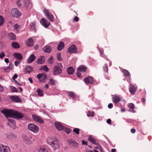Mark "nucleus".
<instances>
[{"mask_svg": "<svg viewBox=\"0 0 152 152\" xmlns=\"http://www.w3.org/2000/svg\"><path fill=\"white\" fill-rule=\"evenodd\" d=\"M0 152H10V150L8 146L0 144Z\"/></svg>", "mask_w": 152, "mask_h": 152, "instance_id": "6e6552de", "label": "nucleus"}, {"mask_svg": "<svg viewBox=\"0 0 152 152\" xmlns=\"http://www.w3.org/2000/svg\"><path fill=\"white\" fill-rule=\"evenodd\" d=\"M10 98L12 101L16 102H19L21 101L20 99L18 96H10Z\"/></svg>", "mask_w": 152, "mask_h": 152, "instance_id": "6ab92c4d", "label": "nucleus"}, {"mask_svg": "<svg viewBox=\"0 0 152 152\" xmlns=\"http://www.w3.org/2000/svg\"><path fill=\"white\" fill-rule=\"evenodd\" d=\"M112 99L113 102L116 104H118L121 100L119 96L117 95H115L113 97Z\"/></svg>", "mask_w": 152, "mask_h": 152, "instance_id": "a211bd4d", "label": "nucleus"}, {"mask_svg": "<svg viewBox=\"0 0 152 152\" xmlns=\"http://www.w3.org/2000/svg\"><path fill=\"white\" fill-rule=\"evenodd\" d=\"M20 26L17 24H16L14 26V29L16 30H18L20 28Z\"/></svg>", "mask_w": 152, "mask_h": 152, "instance_id": "49530a36", "label": "nucleus"}, {"mask_svg": "<svg viewBox=\"0 0 152 152\" xmlns=\"http://www.w3.org/2000/svg\"><path fill=\"white\" fill-rule=\"evenodd\" d=\"M28 128L34 133H37L39 131V128L37 126L33 123H31L28 125Z\"/></svg>", "mask_w": 152, "mask_h": 152, "instance_id": "7ed1b4c3", "label": "nucleus"}, {"mask_svg": "<svg viewBox=\"0 0 152 152\" xmlns=\"http://www.w3.org/2000/svg\"><path fill=\"white\" fill-rule=\"evenodd\" d=\"M64 47V45L63 42H61L58 44V47L57 50L58 51H61Z\"/></svg>", "mask_w": 152, "mask_h": 152, "instance_id": "bb28decb", "label": "nucleus"}, {"mask_svg": "<svg viewBox=\"0 0 152 152\" xmlns=\"http://www.w3.org/2000/svg\"><path fill=\"white\" fill-rule=\"evenodd\" d=\"M136 132V130L135 129H131V132L133 133H135V132Z\"/></svg>", "mask_w": 152, "mask_h": 152, "instance_id": "e2e57ef3", "label": "nucleus"}, {"mask_svg": "<svg viewBox=\"0 0 152 152\" xmlns=\"http://www.w3.org/2000/svg\"><path fill=\"white\" fill-rule=\"evenodd\" d=\"M36 58V57L33 54H31L27 60L28 63H30L33 62Z\"/></svg>", "mask_w": 152, "mask_h": 152, "instance_id": "f3484780", "label": "nucleus"}, {"mask_svg": "<svg viewBox=\"0 0 152 152\" xmlns=\"http://www.w3.org/2000/svg\"><path fill=\"white\" fill-rule=\"evenodd\" d=\"M25 5L27 9H30L32 7V5L29 0H26Z\"/></svg>", "mask_w": 152, "mask_h": 152, "instance_id": "393cba45", "label": "nucleus"}, {"mask_svg": "<svg viewBox=\"0 0 152 152\" xmlns=\"http://www.w3.org/2000/svg\"><path fill=\"white\" fill-rule=\"evenodd\" d=\"M11 91L13 92H18V90L15 88V87L13 86H10Z\"/></svg>", "mask_w": 152, "mask_h": 152, "instance_id": "58836bf2", "label": "nucleus"}, {"mask_svg": "<svg viewBox=\"0 0 152 152\" xmlns=\"http://www.w3.org/2000/svg\"><path fill=\"white\" fill-rule=\"evenodd\" d=\"M122 72L124 73V75L125 77H128L129 76L130 73L127 70L125 69H123Z\"/></svg>", "mask_w": 152, "mask_h": 152, "instance_id": "e433bc0d", "label": "nucleus"}, {"mask_svg": "<svg viewBox=\"0 0 152 152\" xmlns=\"http://www.w3.org/2000/svg\"><path fill=\"white\" fill-rule=\"evenodd\" d=\"M28 80L31 83H33V81L32 78L30 77L28 78Z\"/></svg>", "mask_w": 152, "mask_h": 152, "instance_id": "69168bd1", "label": "nucleus"}, {"mask_svg": "<svg viewBox=\"0 0 152 152\" xmlns=\"http://www.w3.org/2000/svg\"><path fill=\"white\" fill-rule=\"evenodd\" d=\"M62 73V69L59 66H55L53 69V74L55 75H57Z\"/></svg>", "mask_w": 152, "mask_h": 152, "instance_id": "423d86ee", "label": "nucleus"}, {"mask_svg": "<svg viewBox=\"0 0 152 152\" xmlns=\"http://www.w3.org/2000/svg\"><path fill=\"white\" fill-rule=\"evenodd\" d=\"M4 19L1 16H0V26H2L4 23Z\"/></svg>", "mask_w": 152, "mask_h": 152, "instance_id": "a19ab883", "label": "nucleus"}, {"mask_svg": "<svg viewBox=\"0 0 152 152\" xmlns=\"http://www.w3.org/2000/svg\"><path fill=\"white\" fill-rule=\"evenodd\" d=\"M55 125L56 129L58 131L62 130L64 128V126L58 122H56Z\"/></svg>", "mask_w": 152, "mask_h": 152, "instance_id": "4468645a", "label": "nucleus"}, {"mask_svg": "<svg viewBox=\"0 0 152 152\" xmlns=\"http://www.w3.org/2000/svg\"><path fill=\"white\" fill-rule=\"evenodd\" d=\"M18 77V75L17 74H15L12 77L13 80H15Z\"/></svg>", "mask_w": 152, "mask_h": 152, "instance_id": "bf43d9fd", "label": "nucleus"}, {"mask_svg": "<svg viewBox=\"0 0 152 152\" xmlns=\"http://www.w3.org/2000/svg\"><path fill=\"white\" fill-rule=\"evenodd\" d=\"M82 144L83 145H87V142H86L84 140H82Z\"/></svg>", "mask_w": 152, "mask_h": 152, "instance_id": "6e6d98bb", "label": "nucleus"}, {"mask_svg": "<svg viewBox=\"0 0 152 152\" xmlns=\"http://www.w3.org/2000/svg\"><path fill=\"white\" fill-rule=\"evenodd\" d=\"M129 91L130 93L134 94L136 91V88L132 84H130L129 86Z\"/></svg>", "mask_w": 152, "mask_h": 152, "instance_id": "412c9836", "label": "nucleus"}, {"mask_svg": "<svg viewBox=\"0 0 152 152\" xmlns=\"http://www.w3.org/2000/svg\"><path fill=\"white\" fill-rule=\"evenodd\" d=\"M43 11L45 16L49 21L51 22H53L54 21V17L52 14L49 12L48 10L47 9H44Z\"/></svg>", "mask_w": 152, "mask_h": 152, "instance_id": "20e7f679", "label": "nucleus"}, {"mask_svg": "<svg viewBox=\"0 0 152 152\" xmlns=\"http://www.w3.org/2000/svg\"><path fill=\"white\" fill-rule=\"evenodd\" d=\"M13 55L15 58L20 60H21L23 58L21 54L19 53H15L13 54Z\"/></svg>", "mask_w": 152, "mask_h": 152, "instance_id": "5701e85b", "label": "nucleus"}, {"mask_svg": "<svg viewBox=\"0 0 152 152\" xmlns=\"http://www.w3.org/2000/svg\"><path fill=\"white\" fill-rule=\"evenodd\" d=\"M103 69L104 71L107 72L108 70V66L106 64H105L104 66L103 67Z\"/></svg>", "mask_w": 152, "mask_h": 152, "instance_id": "de8ad7c7", "label": "nucleus"}, {"mask_svg": "<svg viewBox=\"0 0 152 152\" xmlns=\"http://www.w3.org/2000/svg\"><path fill=\"white\" fill-rule=\"evenodd\" d=\"M64 129V131L66 132H67L68 134L70 133L71 132L70 130L69 129L65 128Z\"/></svg>", "mask_w": 152, "mask_h": 152, "instance_id": "3c124183", "label": "nucleus"}, {"mask_svg": "<svg viewBox=\"0 0 152 152\" xmlns=\"http://www.w3.org/2000/svg\"><path fill=\"white\" fill-rule=\"evenodd\" d=\"M101 146L100 145H98L97 146H96L95 147V148L96 149H98L99 150L100 148H101Z\"/></svg>", "mask_w": 152, "mask_h": 152, "instance_id": "338daca9", "label": "nucleus"}, {"mask_svg": "<svg viewBox=\"0 0 152 152\" xmlns=\"http://www.w3.org/2000/svg\"><path fill=\"white\" fill-rule=\"evenodd\" d=\"M37 92L38 93V95L40 96H42L43 95V94L42 90L38 89L37 90Z\"/></svg>", "mask_w": 152, "mask_h": 152, "instance_id": "79ce46f5", "label": "nucleus"}, {"mask_svg": "<svg viewBox=\"0 0 152 152\" xmlns=\"http://www.w3.org/2000/svg\"><path fill=\"white\" fill-rule=\"evenodd\" d=\"M5 54L3 52H0V58H4V56H5Z\"/></svg>", "mask_w": 152, "mask_h": 152, "instance_id": "8fccbe9b", "label": "nucleus"}, {"mask_svg": "<svg viewBox=\"0 0 152 152\" xmlns=\"http://www.w3.org/2000/svg\"><path fill=\"white\" fill-rule=\"evenodd\" d=\"M37 150L38 152H48L47 149L43 146H41L38 148Z\"/></svg>", "mask_w": 152, "mask_h": 152, "instance_id": "cd10ccee", "label": "nucleus"}, {"mask_svg": "<svg viewBox=\"0 0 152 152\" xmlns=\"http://www.w3.org/2000/svg\"><path fill=\"white\" fill-rule=\"evenodd\" d=\"M53 58L52 56L50 58H49L48 60V61L49 63L50 64H52L53 63Z\"/></svg>", "mask_w": 152, "mask_h": 152, "instance_id": "603ef678", "label": "nucleus"}, {"mask_svg": "<svg viewBox=\"0 0 152 152\" xmlns=\"http://www.w3.org/2000/svg\"><path fill=\"white\" fill-rule=\"evenodd\" d=\"M11 15L12 16L18 18L20 15V14L19 10L16 8H13L12 10Z\"/></svg>", "mask_w": 152, "mask_h": 152, "instance_id": "39448f33", "label": "nucleus"}, {"mask_svg": "<svg viewBox=\"0 0 152 152\" xmlns=\"http://www.w3.org/2000/svg\"><path fill=\"white\" fill-rule=\"evenodd\" d=\"M74 72V69L72 67H69L67 69V72L69 74H73Z\"/></svg>", "mask_w": 152, "mask_h": 152, "instance_id": "f704fd0d", "label": "nucleus"}, {"mask_svg": "<svg viewBox=\"0 0 152 152\" xmlns=\"http://www.w3.org/2000/svg\"><path fill=\"white\" fill-rule=\"evenodd\" d=\"M68 143L71 146L74 147H77L78 143L74 140L72 139H70L68 141Z\"/></svg>", "mask_w": 152, "mask_h": 152, "instance_id": "ddd939ff", "label": "nucleus"}, {"mask_svg": "<svg viewBox=\"0 0 152 152\" xmlns=\"http://www.w3.org/2000/svg\"><path fill=\"white\" fill-rule=\"evenodd\" d=\"M68 95L69 96L71 97L73 99H74L76 96L74 92L71 91L68 92Z\"/></svg>", "mask_w": 152, "mask_h": 152, "instance_id": "c9c22d12", "label": "nucleus"}, {"mask_svg": "<svg viewBox=\"0 0 152 152\" xmlns=\"http://www.w3.org/2000/svg\"><path fill=\"white\" fill-rule=\"evenodd\" d=\"M14 63L15 65L17 66H18V64H20V62L19 61H15Z\"/></svg>", "mask_w": 152, "mask_h": 152, "instance_id": "5fc2aeb1", "label": "nucleus"}, {"mask_svg": "<svg viewBox=\"0 0 152 152\" xmlns=\"http://www.w3.org/2000/svg\"><path fill=\"white\" fill-rule=\"evenodd\" d=\"M128 106L129 107L131 108L132 109H133L134 108V104L132 103H130L129 104Z\"/></svg>", "mask_w": 152, "mask_h": 152, "instance_id": "a18cd8bd", "label": "nucleus"}, {"mask_svg": "<svg viewBox=\"0 0 152 152\" xmlns=\"http://www.w3.org/2000/svg\"><path fill=\"white\" fill-rule=\"evenodd\" d=\"M30 27L31 29L32 30L35 29V22H33L30 24Z\"/></svg>", "mask_w": 152, "mask_h": 152, "instance_id": "ea45409f", "label": "nucleus"}, {"mask_svg": "<svg viewBox=\"0 0 152 152\" xmlns=\"http://www.w3.org/2000/svg\"><path fill=\"white\" fill-rule=\"evenodd\" d=\"M57 58V59L59 61H61L62 60V58L61 57L60 53L58 54Z\"/></svg>", "mask_w": 152, "mask_h": 152, "instance_id": "09e8293b", "label": "nucleus"}, {"mask_svg": "<svg viewBox=\"0 0 152 152\" xmlns=\"http://www.w3.org/2000/svg\"><path fill=\"white\" fill-rule=\"evenodd\" d=\"M40 69L41 70H44L46 72H48L49 70L48 68L46 65L41 66L40 68Z\"/></svg>", "mask_w": 152, "mask_h": 152, "instance_id": "4c0bfd02", "label": "nucleus"}, {"mask_svg": "<svg viewBox=\"0 0 152 152\" xmlns=\"http://www.w3.org/2000/svg\"><path fill=\"white\" fill-rule=\"evenodd\" d=\"M12 47L15 48L17 49L20 48L19 44L17 42H13L12 43Z\"/></svg>", "mask_w": 152, "mask_h": 152, "instance_id": "72a5a7b5", "label": "nucleus"}, {"mask_svg": "<svg viewBox=\"0 0 152 152\" xmlns=\"http://www.w3.org/2000/svg\"><path fill=\"white\" fill-rule=\"evenodd\" d=\"M37 77L39 78L40 82H43L46 79L47 76L45 74H39L37 75Z\"/></svg>", "mask_w": 152, "mask_h": 152, "instance_id": "9b49d317", "label": "nucleus"}, {"mask_svg": "<svg viewBox=\"0 0 152 152\" xmlns=\"http://www.w3.org/2000/svg\"><path fill=\"white\" fill-rule=\"evenodd\" d=\"M33 70L32 67L30 66H27L25 69L24 72L26 73H30Z\"/></svg>", "mask_w": 152, "mask_h": 152, "instance_id": "7c9ffc66", "label": "nucleus"}, {"mask_svg": "<svg viewBox=\"0 0 152 152\" xmlns=\"http://www.w3.org/2000/svg\"><path fill=\"white\" fill-rule=\"evenodd\" d=\"M55 81L53 79H50L49 83L50 85H55Z\"/></svg>", "mask_w": 152, "mask_h": 152, "instance_id": "c03bdc74", "label": "nucleus"}, {"mask_svg": "<svg viewBox=\"0 0 152 152\" xmlns=\"http://www.w3.org/2000/svg\"><path fill=\"white\" fill-rule=\"evenodd\" d=\"M4 61L6 63H8L9 62V60L7 58H6L5 59Z\"/></svg>", "mask_w": 152, "mask_h": 152, "instance_id": "774afa93", "label": "nucleus"}, {"mask_svg": "<svg viewBox=\"0 0 152 152\" xmlns=\"http://www.w3.org/2000/svg\"><path fill=\"white\" fill-rule=\"evenodd\" d=\"M108 107L109 108H111L113 107V105L112 103H110L108 105Z\"/></svg>", "mask_w": 152, "mask_h": 152, "instance_id": "13d9d810", "label": "nucleus"}, {"mask_svg": "<svg viewBox=\"0 0 152 152\" xmlns=\"http://www.w3.org/2000/svg\"><path fill=\"white\" fill-rule=\"evenodd\" d=\"M47 142L53 148V149L58 148L59 144L56 137H49L47 139Z\"/></svg>", "mask_w": 152, "mask_h": 152, "instance_id": "f257e3e1", "label": "nucleus"}, {"mask_svg": "<svg viewBox=\"0 0 152 152\" xmlns=\"http://www.w3.org/2000/svg\"><path fill=\"white\" fill-rule=\"evenodd\" d=\"M45 58L44 57H41L40 58H39L37 60V62L38 64H42L44 62Z\"/></svg>", "mask_w": 152, "mask_h": 152, "instance_id": "2f4dec72", "label": "nucleus"}, {"mask_svg": "<svg viewBox=\"0 0 152 152\" xmlns=\"http://www.w3.org/2000/svg\"><path fill=\"white\" fill-rule=\"evenodd\" d=\"M4 91L3 88L0 85V92H2Z\"/></svg>", "mask_w": 152, "mask_h": 152, "instance_id": "0e129e2a", "label": "nucleus"}, {"mask_svg": "<svg viewBox=\"0 0 152 152\" xmlns=\"http://www.w3.org/2000/svg\"><path fill=\"white\" fill-rule=\"evenodd\" d=\"M17 4L18 6L19 7H20L21 6H22V4L21 3V2L20 1H17Z\"/></svg>", "mask_w": 152, "mask_h": 152, "instance_id": "864d4df0", "label": "nucleus"}, {"mask_svg": "<svg viewBox=\"0 0 152 152\" xmlns=\"http://www.w3.org/2000/svg\"><path fill=\"white\" fill-rule=\"evenodd\" d=\"M26 43L28 46H31L33 45V40L32 39L30 38L27 40Z\"/></svg>", "mask_w": 152, "mask_h": 152, "instance_id": "b1692460", "label": "nucleus"}, {"mask_svg": "<svg viewBox=\"0 0 152 152\" xmlns=\"http://www.w3.org/2000/svg\"><path fill=\"white\" fill-rule=\"evenodd\" d=\"M87 68L86 66L81 65L77 69V70L78 71L80 72H84L86 71Z\"/></svg>", "mask_w": 152, "mask_h": 152, "instance_id": "4be33fe9", "label": "nucleus"}, {"mask_svg": "<svg viewBox=\"0 0 152 152\" xmlns=\"http://www.w3.org/2000/svg\"><path fill=\"white\" fill-rule=\"evenodd\" d=\"M79 20V18L77 17H75L74 18V20L75 22H77Z\"/></svg>", "mask_w": 152, "mask_h": 152, "instance_id": "4d7b16f0", "label": "nucleus"}, {"mask_svg": "<svg viewBox=\"0 0 152 152\" xmlns=\"http://www.w3.org/2000/svg\"><path fill=\"white\" fill-rule=\"evenodd\" d=\"M84 81L85 83L89 84H92L93 83V78L90 76H88L87 77L85 78L84 79Z\"/></svg>", "mask_w": 152, "mask_h": 152, "instance_id": "2eb2a0df", "label": "nucleus"}, {"mask_svg": "<svg viewBox=\"0 0 152 152\" xmlns=\"http://www.w3.org/2000/svg\"><path fill=\"white\" fill-rule=\"evenodd\" d=\"M40 22L45 28L47 27L50 25V22L45 18H42L40 20Z\"/></svg>", "mask_w": 152, "mask_h": 152, "instance_id": "9d476101", "label": "nucleus"}, {"mask_svg": "<svg viewBox=\"0 0 152 152\" xmlns=\"http://www.w3.org/2000/svg\"><path fill=\"white\" fill-rule=\"evenodd\" d=\"M8 37L11 40H15L16 39V37L15 34L12 33L8 34Z\"/></svg>", "mask_w": 152, "mask_h": 152, "instance_id": "a878e982", "label": "nucleus"}, {"mask_svg": "<svg viewBox=\"0 0 152 152\" xmlns=\"http://www.w3.org/2000/svg\"><path fill=\"white\" fill-rule=\"evenodd\" d=\"M13 66V65L12 63L10 62V64L9 66L7 68L4 69V71L7 72H9L10 70L12 69Z\"/></svg>", "mask_w": 152, "mask_h": 152, "instance_id": "c756f323", "label": "nucleus"}, {"mask_svg": "<svg viewBox=\"0 0 152 152\" xmlns=\"http://www.w3.org/2000/svg\"><path fill=\"white\" fill-rule=\"evenodd\" d=\"M1 112L6 117H13L14 110L12 109L7 110L5 109L2 110Z\"/></svg>", "mask_w": 152, "mask_h": 152, "instance_id": "f03ea898", "label": "nucleus"}, {"mask_svg": "<svg viewBox=\"0 0 152 152\" xmlns=\"http://www.w3.org/2000/svg\"><path fill=\"white\" fill-rule=\"evenodd\" d=\"M107 122L108 124H111V120L110 119H108L107 121Z\"/></svg>", "mask_w": 152, "mask_h": 152, "instance_id": "680f3d73", "label": "nucleus"}, {"mask_svg": "<svg viewBox=\"0 0 152 152\" xmlns=\"http://www.w3.org/2000/svg\"><path fill=\"white\" fill-rule=\"evenodd\" d=\"M80 131V129L77 128H74L73 129V132L75 133L76 134H79V131Z\"/></svg>", "mask_w": 152, "mask_h": 152, "instance_id": "37998d69", "label": "nucleus"}, {"mask_svg": "<svg viewBox=\"0 0 152 152\" xmlns=\"http://www.w3.org/2000/svg\"><path fill=\"white\" fill-rule=\"evenodd\" d=\"M23 117H24L23 114L17 111L14 110L13 117L15 118L20 119Z\"/></svg>", "mask_w": 152, "mask_h": 152, "instance_id": "1a4fd4ad", "label": "nucleus"}, {"mask_svg": "<svg viewBox=\"0 0 152 152\" xmlns=\"http://www.w3.org/2000/svg\"><path fill=\"white\" fill-rule=\"evenodd\" d=\"M32 117L34 120L37 121L40 123L42 124L43 123V120L41 119L40 117L36 115H33Z\"/></svg>", "mask_w": 152, "mask_h": 152, "instance_id": "dca6fc26", "label": "nucleus"}, {"mask_svg": "<svg viewBox=\"0 0 152 152\" xmlns=\"http://www.w3.org/2000/svg\"><path fill=\"white\" fill-rule=\"evenodd\" d=\"M8 120L9 122L8 123V125L10 126H11L12 125H15V120L12 119H9Z\"/></svg>", "mask_w": 152, "mask_h": 152, "instance_id": "473e14b6", "label": "nucleus"}, {"mask_svg": "<svg viewBox=\"0 0 152 152\" xmlns=\"http://www.w3.org/2000/svg\"><path fill=\"white\" fill-rule=\"evenodd\" d=\"M22 139L27 144L30 145L32 143V141L29 139L26 135H23L22 137Z\"/></svg>", "mask_w": 152, "mask_h": 152, "instance_id": "f8f14e48", "label": "nucleus"}, {"mask_svg": "<svg viewBox=\"0 0 152 152\" xmlns=\"http://www.w3.org/2000/svg\"><path fill=\"white\" fill-rule=\"evenodd\" d=\"M68 51L69 53H74L75 54L77 53V51L76 48V46L75 45H72L68 49Z\"/></svg>", "mask_w": 152, "mask_h": 152, "instance_id": "0eeeda50", "label": "nucleus"}, {"mask_svg": "<svg viewBox=\"0 0 152 152\" xmlns=\"http://www.w3.org/2000/svg\"><path fill=\"white\" fill-rule=\"evenodd\" d=\"M43 50L45 52L49 53L51 51V48L50 47L46 46L43 48Z\"/></svg>", "mask_w": 152, "mask_h": 152, "instance_id": "c85d7f7f", "label": "nucleus"}, {"mask_svg": "<svg viewBox=\"0 0 152 152\" xmlns=\"http://www.w3.org/2000/svg\"><path fill=\"white\" fill-rule=\"evenodd\" d=\"M88 140L95 145H97L98 144V141L91 136H90L88 137Z\"/></svg>", "mask_w": 152, "mask_h": 152, "instance_id": "aec40b11", "label": "nucleus"}, {"mask_svg": "<svg viewBox=\"0 0 152 152\" xmlns=\"http://www.w3.org/2000/svg\"><path fill=\"white\" fill-rule=\"evenodd\" d=\"M80 72H79V71H78V72H77V75L78 77H80L81 74Z\"/></svg>", "mask_w": 152, "mask_h": 152, "instance_id": "052dcab7", "label": "nucleus"}]
</instances>
